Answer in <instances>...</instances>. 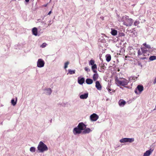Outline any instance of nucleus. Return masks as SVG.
<instances>
[{
	"mask_svg": "<svg viewBox=\"0 0 156 156\" xmlns=\"http://www.w3.org/2000/svg\"><path fill=\"white\" fill-rule=\"evenodd\" d=\"M140 49L144 56L147 52H151L153 51V48L151 47L150 45L147 44L146 43L143 44Z\"/></svg>",
	"mask_w": 156,
	"mask_h": 156,
	"instance_id": "obj_1",
	"label": "nucleus"
},
{
	"mask_svg": "<svg viewBox=\"0 0 156 156\" xmlns=\"http://www.w3.org/2000/svg\"><path fill=\"white\" fill-rule=\"evenodd\" d=\"M115 82L117 85L119 86L124 87L128 84L129 82V80L123 78L117 77L115 79Z\"/></svg>",
	"mask_w": 156,
	"mask_h": 156,
	"instance_id": "obj_2",
	"label": "nucleus"
},
{
	"mask_svg": "<svg viewBox=\"0 0 156 156\" xmlns=\"http://www.w3.org/2000/svg\"><path fill=\"white\" fill-rule=\"evenodd\" d=\"M122 22L124 25L126 26H130L133 24V20L131 18H129L128 16H126L122 17Z\"/></svg>",
	"mask_w": 156,
	"mask_h": 156,
	"instance_id": "obj_3",
	"label": "nucleus"
},
{
	"mask_svg": "<svg viewBox=\"0 0 156 156\" xmlns=\"http://www.w3.org/2000/svg\"><path fill=\"white\" fill-rule=\"evenodd\" d=\"M37 149L40 152H43L44 151H47L48 148L42 142L40 141L38 146Z\"/></svg>",
	"mask_w": 156,
	"mask_h": 156,
	"instance_id": "obj_4",
	"label": "nucleus"
},
{
	"mask_svg": "<svg viewBox=\"0 0 156 156\" xmlns=\"http://www.w3.org/2000/svg\"><path fill=\"white\" fill-rule=\"evenodd\" d=\"M137 90H138L140 93H141L144 90V87L142 85H138L135 90L134 92L136 94H138Z\"/></svg>",
	"mask_w": 156,
	"mask_h": 156,
	"instance_id": "obj_5",
	"label": "nucleus"
},
{
	"mask_svg": "<svg viewBox=\"0 0 156 156\" xmlns=\"http://www.w3.org/2000/svg\"><path fill=\"white\" fill-rule=\"evenodd\" d=\"M44 62L41 59H39L37 62V66L38 67L41 68L44 66Z\"/></svg>",
	"mask_w": 156,
	"mask_h": 156,
	"instance_id": "obj_6",
	"label": "nucleus"
},
{
	"mask_svg": "<svg viewBox=\"0 0 156 156\" xmlns=\"http://www.w3.org/2000/svg\"><path fill=\"white\" fill-rule=\"evenodd\" d=\"M77 127L80 129L81 131L84 130V129L86 128V125H85L83 122H80L79 123Z\"/></svg>",
	"mask_w": 156,
	"mask_h": 156,
	"instance_id": "obj_7",
	"label": "nucleus"
},
{
	"mask_svg": "<svg viewBox=\"0 0 156 156\" xmlns=\"http://www.w3.org/2000/svg\"><path fill=\"white\" fill-rule=\"evenodd\" d=\"M98 118V115L95 113H94L90 116V119L92 121H96Z\"/></svg>",
	"mask_w": 156,
	"mask_h": 156,
	"instance_id": "obj_8",
	"label": "nucleus"
},
{
	"mask_svg": "<svg viewBox=\"0 0 156 156\" xmlns=\"http://www.w3.org/2000/svg\"><path fill=\"white\" fill-rule=\"evenodd\" d=\"M81 132V130L77 126L73 130V133L75 135L80 134Z\"/></svg>",
	"mask_w": 156,
	"mask_h": 156,
	"instance_id": "obj_9",
	"label": "nucleus"
},
{
	"mask_svg": "<svg viewBox=\"0 0 156 156\" xmlns=\"http://www.w3.org/2000/svg\"><path fill=\"white\" fill-rule=\"evenodd\" d=\"M95 87L98 90H101L102 87L99 81H96L95 82Z\"/></svg>",
	"mask_w": 156,
	"mask_h": 156,
	"instance_id": "obj_10",
	"label": "nucleus"
},
{
	"mask_svg": "<svg viewBox=\"0 0 156 156\" xmlns=\"http://www.w3.org/2000/svg\"><path fill=\"white\" fill-rule=\"evenodd\" d=\"M153 151V149H150L149 150L147 151L144 154L143 156H149Z\"/></svg>",
	"mask_w": 156,
	"mask_h": 156,
	"instance_id": "obj_11",
	"label": "nucleus"
},
{
	"mask_svg": "<svg viewBox=\"0 0 156 156\" xmlns=\"http://www.w3.org/2000/svg\"><path fill=\"white\" fill-rule=\"evenodd\" d=\"M85 81V79L84 78H81L80 77H78V82L80 84H82Z\"/></svg>",
	"mask_w": 156,
	"mask_h": 156,
	"instance_id": "obj_12",
	"label": "nucleus"
},
{
	"mask_svg": "<svg viewBox=\"0 0 156 156\" xmlns=\"http://www.w3.org/2000/svg\"><path fill=\"white\" fill-rule=\"evenodd\" d=\"M91 69L94 73H97V66L95 64L92 66L91 67Z\"/></svg>",
	"mask_w": 156,
	"mask_h": 156,
	"instance_id": "obj_13",
	"label": "nucleus"
},
{
	"mask_svg": "<svg viewBox=\"0 0 156 156\" xmlns=\"http://www.w3.org/2000/svg\"><path fill=\"white\" fill-rule=\"evenodd\" d=\"M84 130L83 131V134L88 133L91 131V130L89 128L84 129Z\"/></svg>",
	"mask_w": 156,
	"mask_h": 156,
	"instance_id": "obj_14",
	"label": "nucleus"
},
{
	"mask_svg": "<svg viewBox=\"0 0 156 156\" xmlns=\"http://www.w3.org/2000/svg\"><path fill=\"white\" fill-rule=\"evenodd\" d=\"M32 32L33 34L36 36L37 34V29L36 27H34L33 28L32 30Z\"/></svg>",
	"mask_w": 156,
	"mask_h": 156,
	"instance_id": "obj_15",
	"label": "nucleus"
},
{
	"mask_svg": "<svg viewBox=\"0 0 156 156\" xmlns=\"http://www.w3.org/2000/svg\"><path fill=\"white\" fill-rule=\"evenodd\" d=\"M119 104L120 106H123L126 104V102L124 100L121 99L119 101Z\"/></svg>",
	"mask_w": 156,
	"mask_h": 156,
	"instance_id": "obj_16",
	"label": "nucleus"
},
{
	"mask_svg": "<svg viewBox=\"0 0 156 156\" xmlns=\"http://www.w3.org/2000/svg\"><path fill=\"white\" fill-rule=\"evenodd\" d=\"M99 77L98 74L97 73H95L93 75V79L94 81H95L97 80Z\"/></svg>",
	"mask_w": 156,
	"mask_h": 156,
	"instance_id": "obj_17",
	"label": "nucleus"
},
{
	"mask_svg": "<svg viewBox=\"0 0 156 156\" xmlns=\"http://www.w3.org/2000/svg\"><path fill=\"white\" fill-rule=\"evenodd\" d=\"M88 94L86 93L84 94L81 95L80 96V97L81 99H85L88 97Z\"/></svg>",
	"mask_w": 156,
	"mask_h": 156,
	"instance_id": "obj_18",
	"label": "nucleus"
},
{
	"mask_svg": "<svg viewBox=\"0 0 156 156\" xmlns=\"http://www.w3.org/2000/svg\"><path fill=\"white\" fill-rule=\"evenodd\" d=\"M86 83L88 84H91L93 83V80L91 79L88 78L86 80Z\"/></svg>",
	"mask_w": 156,
	"mask_h": 156,
	"instance_id": "obj_19",
	"label": "nucleus"
},
{
	"mask_svg": "<svg viewBox=\"0 0 156 156\" xmlns=\"http://www.w3.org/2000/svg\"><path fill=\"white\" fill-rule=\"evenodd\" d=\"M111 34L112 35L115 36L117 34V31L115 30H112Z\"/></svg>",
	"mask_w": 156,
	"mask_h": 156,
	"instance_id": "obj_20",
	"label": "nucleus"
},
{
	"mask_svg": "<svg viewBox=\"0 0 156 156\" xmlns=\"http://www.w3.org/2000/svg\"><path fill=\"white\" fill-rule=\"evenodd\" d=\"M106 60L108 62H109L111 60V56L110 55H106Z\"/></svg>",
	"mask_w": 156,
	"mask_h": 156,
	"instance_id": "obj_21",
	"label": "nucleus"
},
{
	"mask_svg": "<svg viewBox=\"0 0 156 156\" xmlns=\"http://www.w3.org/2000/svg\"><path fill=\"white\" fill-rule=\"evenodd\" d=\"M75 70H72L70 69H69L68 70V73H67L68 74V73L69 74H75Z\"/></svg>",
	"mask_w": 156,
	"mask_h": 156,
	"instance_id": "obj_22",
	"label": "nucleus"
},
{
	"mask_svg": "<svg viewBox=\"0 0 156 156\" xmlns=\"http://www.w3.org/2000/svg\"><path fill=\"white\" fill-rule=\"evenodd\" d=\"M121 143L127 142V138H125L121 139L120 140Z\"/></svg>",
	"mask_w": 156,
	"mask_h": 156,
	"instance_id": "obj_23",
	"label": "nucleus"
},
{
	"mask_svg": "<svg viewBox=\"0 0 156 156\" xmlns=\"http://www.w3.org/2000/svg\"><path fill=\"white\" fill-rule=\"evenodd\" d=\"M134 139L133 138H127V142L131 143L134 141Z\"/></svg>",
	"mask_w": 156,
	"mask_h": 156,
	"instance_id": "obj_24",
	"label": "nucleus"
},
{
	"mask_svg": "<svg viewBox=\"0 0 156 156\" xmlns=\"http://www.w3.org/2000/svg\"><path fill=\"white\" fill-rule=\"evenodd\" d=\"M149 60L150 61H153L156 59V57L155 56H152L150 57Z\"/></svg>",
	"mask_w": 156,
	"mask_h": 156,
	"instance_id": "obj_25",
	"label": "nucleus"
},
{
	"mask_svg": "<svg viewBox=\"0 0 156 156\" xmlns=\"http://www.w3.org/2000/svg\"><path fill=\"white\" fill-rule=\"evenodd\" d=\"M46 90L47 91V94L48 95H50L51 93V89L50 88H48Z\"/></svg>",
	"mask_w": 156,
	"mask_h": 156,
	"instance_id": "obj_26",
	"label": "nucleus"
},
{
	"mask_svg": "<svg viewBox=\"0 0 156 156\" xmlns=\"http://www.w3.org/2000/svg\"><path fill=\"white\" fill-rule=\"evenodd\" d=\"M94 62L95 61L94 60H91L89 62V65L92 66L95 64Z\"/></svg>",
	"mask_w": 156,
	"mask_h": 156,
	"instance_id": "obj_27",
	"label": "nucleus"
},
{
	"mask_svg": "<svg viewBox=\"0 0 156 156\" xmlns=\"http://www.w3.org/2000/svg\"><path fill=\"white\" fill-rule=\"evenodd\" d=\"M30 151L32 152L35 151V148L34 147H31L30 148Z\"/></svg>",
	"mask_w": 156,
	"mask_h": 156,
	"instance_id": "obj_28",
	"label": "nucleus"
},
{
	"mask_svg": "<svg viewBox=\"0 0 156 156\" xmlns=\"http://www.w3.org/2000/svg\"><path fill=\"white\" fill-rule=\"evenodd\" d=\"M69 64V62L68 61L66 62H65V65H64V68L65 69H66L67 67L68 66Z\"/></svg>",
	"mask_w": 156,
	"mask_h": 156,
	"instance_id": "obj_29",
	"label": "nucleus"
},
{
	"mask_svg": "<svg viewBox=\"0 0 156 156\" xmlns=\"http://www.w3.org/2000/svg\"><path fill=\"white\" fill-rule=\"evenodd\" d=\"M11 103L13 106H15L16 104V102L15 101L14 99H12L11 100Z\"/></svg>",
	"mask_w": 156,
	"mask_h": 156,
	"instance_id": "obj_30",
	"label": "nucleus"
},
{
	"mask_svg": "<svg viewBox=\"0 0 156 156\" xmlns=\"http://www.w3.org/2000/svg\"><path fill=\"white\" fill-rule=\"evenodd\" d=\"M140 22L138 21H136L134 23V25L135 26H137L139 23Z\"/></svg>",
	"mask_w": 156,
	"mask_h": 156,
	"instance_id": "obj_31",
	"label": "nucleus"
},
{
	"mask_svg": "<svg viewBox=\"0 0 156 156\" xmlns=\"http://www.w3.org/2000/svg\"><path fill=\"white\" fill-rule=\"evenodd\" d=\"M46 45L47 44L45 43H44L41 45V47L42 48H44L46 46Z\"/></svg>",
	"mask_w": 156,
	"mask_h": 156,
	"instance_id": "obj_32",
	"label": "nucleus"
},
{
	"mask_svg": "<svg viewBox=\"0 0 156 156\" xmlns=\"http://www.w3.org/2000/svg\"><path fill=\"white\" fill-rule=\"evenodd\" d=\"M142 53L141 52V51H140V49H139L138 51V52H137V54H138V55L139 56V55H141L142 54Z\"/></svg>",
	"mask_w": 156,
	"mask_h": 156,
	"instance_id": "obj_33",
	"label": "nucleus"
},
{
	"mask_svg": "<svg viewBox=\"0 0 156 156\" xmlns=\"http://www.w3.org/2000/svg\"><path fill=\"white\" fill-rule=\"evenodd\" d=\"M84 69L86 71L88 72V71H90V69H89L87 67H86L84 68Z\"/></svg>",
	"mask_w": 156,
	"mask_h": 156,
	"instance_id": "obj_34",
	"label": "nucleus"
},
{
	"mask_svg": "<svg viewBox=\"0 0 156 156\" xmlns=\"http://www.w3.org/2000/svg\"><path fill=\"white\" fill-rule=\"evenodd\" d=\"M153 83L154 84H155L156 83V77L155 78L154 80Z\"/></svg>",
	"mask_w": 156,
	"mask_h": 156,
	"instance_id": "obj_35",
	"label": "nucleus"
},
{
	"mask_svg": "<svg viewBox=\"0 0 156 156\" xmlns=\"http://www.w3.org/2000/svg\"><path fill=\"white\" fill-rule=\"evenodd\" d=\"M137 77H135L133 76L132 77V79L133 80H135V79H137Z\"/></svg>",
	"mask_w": 156,
	"mask_h": 156,
	"instance_id": "obj_36",
	"label": "nucleus"
},
{
	"mask_svg": "<svg viewBox=\"0 0 156 156\" xmlns=\"http://www.w3.org/2000/svg\"><path fill=\"white\" fill-rule=\"evenodd\" d=\"M51 11H50L48 13V15H50L51 13Z\"/></svg>",
	"mask_w": 156,
	"mask_h": 156,
	"instance_id": "obj_37",
	"label": "nucleus"
},
{
	"mask_svg": "<svg viewBox=\"0 0 156 156\" xmlns=\"http://www.w3.org/2000/svg\"><path fill=\"white\" fill-rule=\"evenodd\" d=\"M25 0V1L27 2H28L29 1V0Z\"/></svg>",
	"mask_w": 156,
	"mask_h": 156,
	"instance_id": "obj_38",
	"label": "nucleus"
},
{
	"mask_svg": "<svg viewBox=\"0 0 156 156\" xmlns=\"http://www.w3.org/2000/svg\"><path fill=\"white\" fill-rule=\"evenodd\" d=\"M144 58H142V59H144Z\"/></svg>",
	"mask_w": 156,
	"mask_h": 156,
	"instance_id": "obj_39",
	"label": "nucleus"
},
{
	"mask_svg": "<svg viewBox=\"0 0 156 156\" xmlns=\"http://www.w3.org/2000/svg\"><path fill=\"white\" fill-rule=\"evenodd\" d=\"M103 67H104V66H102V68H103Z\"/></svg>",
	"mask_w": 156,
	"mask_h": 156,
	"instance_id": "obj_40",
	"label": "nucleus"
},
{
	"mask_svg": "<svg viewBox=\"0 0 156 156\" xmlns=\"http://www.w3.org/2000/svg\"><path fill=\"white\" fill-rule=\"evenodd\" d=\"M103 67H104V66H102V68H103Z\"/></svg>",
	"mask_w": 156,
	"mask_h": 156,
	"instance_id": "obj_41",
	"label": "nucleus"
},
{
	"mask_svg": "<svg viewBox=\"0 0 156 156\" xmlns=\"http://www.w3.org/2000/svg\"><path fill=\"white\" fill-rule=\"evenodd\" d=\"M103 67H104V66H102V68H103Z\"/></svg>",
	"mask_w": 156,
	"mask_h": 156,
	"instance_id": "obj_42",
	"label": "nucleus"
}]
</instances>
